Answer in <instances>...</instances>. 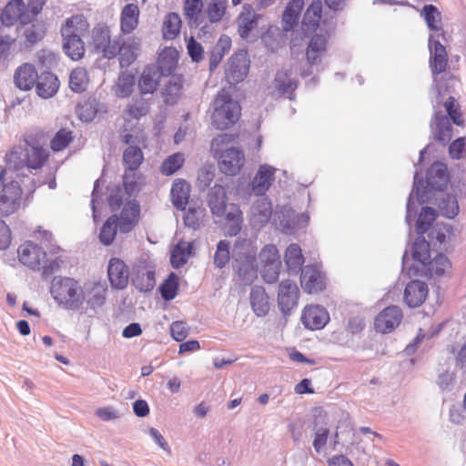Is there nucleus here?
<instances>
[{
	"label": "nucleus",
	"mask_w": 466,
	"mask_h": 466,
	"mask_svg": "<svg viewBox=\"0 0 466 466\" xmlns=\"http://www.w3.org/2000/svg\"><path fill=\"white\" fill-rule=\"evenodd\" d=\"M256 248L247 241L237 243L232 250L234 268L245 284L251 283L256 278L258 269L268 283L275 282L279 274L280 256L276 246L266 245L258 254L257 265Z\"/></svg>",
	"instance_id": "nucleus-1"
},
{
	"label": "nucleus",
	"mask_w": 466,
	"mask_h": 466,
	"mask_svg": "<svg viewBox=\"0 0 466 466\" xmlns=\"http://www.w3.org/2000/svg\"><path fill=\"white\" fill-rule=\"evenodd\" d=\"M47 152L41 147L26 144L15 147L6 156V167L0 172V181L25 177L33 169L40 168L47 158Z\"/></svg>",
	"instance_id": "nucleus-2"
},
{
	"label": "nucleus",
	"mask_w": 466,
	"mask_h": 466,
	"mask_svg": "<svg viewBox=\"0 0 466 466\" xmlns=\"http://www.w3.org/2000/svg\"><path fill=\"white\" fill-rule=\"evenodd\" d=\"M88 23L82 15H75L67 19L61 29L63 49L73 60L83 57L86 48L81 36L88 30Z\"/></svg>",
	"instance_id": "nucleus-3"
},
{
	"label": "nucleus",
	"mask_w": 466,
	"mask_h": 466,
	"mask_svg": "<svg viewBox=\"0 0 466 466\" xmlns=\"http://www.w3.org/2000/svg\"><path fill=\"white\" fill-rule=\"evenodd\" d=\"M82 286L70 278H54L50 293L57 305L66 310L78 311L81 309Z\"/></svg>",
	"instance_id": "nucleus-4"
},
{
	"label": "nucleus",
	"mask_w": 466,
	"mask_h": 466,
	"mask_svg": "<svg viewBox=\"0 0 466 466\" xmlns=\"http://www.w3.org/2000/svg\"><path fill=\"white\" fill-rule=\"evenodd\" d=\"M214 111L211 116L212 125L220 130H224L234 125L240 115V106L237 101L232 99L230 95L222 90L219 92L214 102Z\"/></svg>",
	"instance_id": "nucleus-5"
},
{
	"label": "nucleus",
	"mask_w": 466,
	"mask_h": 466,
	"mask_svg": "<svg viewBox=\"0 0 466 466\" xmlns=\"http://www.w3.org/2000/svg\"><path fill=\"white\" fill-rule=\"evenodd\" d=\"M312 431V446L317 454L326 457L329 450L334 451L339 443V434L335 432L330 436V430L328 425L326 414L319 410L309 425Z\"/></svg>",
	"instance_id": "nucleus-6"
},
{
	"label": "nucleus",
	"mask_w": 466,
	"mask_h": 466,
	"mask_svg": "<svg viewBox=\"0 0 466 466\" xmlns=\"http://www.w3.org/2000/svg\"><path fill=\"white\" fill-rule=\"evenodd\" d=\"M107 288L106 285L100 282H88L82 286L81 292V309L85 313L89 310L96 311L106 302Z\"/></svg>",
	"instance_id": "nucleus-7"
},
{
	"label": "nucleus",
	"mask_w": 466,
	"mask_h": 466,
	"mask_svg": "<svg viewBox=\"0 0 466 466\" xmlns=\"http://www.w3.org/2000/svg\"><path fill=\"white\" fill-rule=\"evenodd\" d=\"M140 177L135 171H126L123 177V187H117L109 196V205L113 210L117 209L133 194L140 188Z\"/></svg>",
	"instance_id": "nucleus-8"
},
{
	"label": "nucleus",
	"mask_w": 466,
	"mask_h": 466,
	"mask_svg": "<svg viewBox=\"0 0 466 466\" xmlns=\"http://www.w3.org/2000/svg\"><path fill=\"white\" fill-rule=\"evenodd\" d=\"M0 182L3 187L0 195V216L5 217L13 214L18 208L22 190L19 182L15 179Z\"/></svg>",
	"instance_id": "nucleus-9"
},
{
	"label": "nucleus",
	"mask_w": 466,
	"mask_h": 466,
	"mask_svg": "<svg viewBox=\"0 0 466 466\" xmlns=\"http://www.w3.org/2000/svg\"><path fill=\"white\" fill-rule=\"evenodd\" d=\"M245 161V155L241 149L236 147H226L220 153L218 168L227 176H236L244 167Z\"/></svg>",
	"instance_id": "nucleus-10"
},
{
	"label": "nucleus",
	"mask_w": 466,
	"mask_h": 466,
	"mask_svg": "<svg viewBox=\"0 0 466 466\" xmlns=\"http://www.w3.org/2000/svg\"><path fill=\"white\" fill-rule=\"evenodd\" d=\"M250 61L245 52L233 55L225 68L226 79L230 85L242 82L248 76Z\"/></svg>",
	"instance_id": "nucleus-11"
},
{
	"label": "nucleus",
	"mask_w": 466,
	"mask_h": 466,
	"mask_svg": "<svg viewBox=\"0 0 466 466\" xmlns=\"http://www.w3.org/2000/svg\"><path fill=\"white\" fill-rule=\"evenodd\" d=\"M403 313L400 307L390 306L380 311L374 319L377 332L386 334L393 331L401 323Z\"/></svg>",
	"instance_id": "nucleus-12"
},
{
	"label": "nucleus",
	"mask_w": 466,
	"mask_h": 466,
	"mask_svg": "<svg viewBox=\"0 0 466 466\" xmlns=\"http://www.w3.org/2000/svg\"><path fill=\"white\" fill-rule=\"evenodd\" d=\"M271 216L272 204L267 197L263 196L252 203L248 221L252 228L259 230L268 223Z\"/></svg>",
	"instance_id": "nucleus-13"
},
{
	"label": "nucleus",
	"mask_w": 466,
	"mask_h": 466,
	"mask_svg": "<svg viewBox=\"0 0 466 466\" xmlns=\"http://www.w3.org/2000/svg\"><path fill=\"white\" fill-rule=\"evenodd\" d=\"M184 15L191 29H199L204 34L208 32L209 25L203 12L202 0H185Z\"/></svg>",
	"instance_id": "nucleus-14"
},
{
	"label": "nucleus",
	"mask_w": 466,
	"mask_h": 466,
	"mask_svg": "<svg viewBox=\"0 0 466 466\" xmlns=\"http://www.w3.org/2000/svg\"><path fill=\"white\" fill-rule=\"evenodd\" d=\"M309 219V217L307 214L296 215L292 209L283 208L276 213L275 223L285 233H292L305 227Z\"/></svg>",
	"instance_id": "nucleus-15"
},
{
	"label": "nucleus",
	"mask_w": 466,
	"mask_h": 466,
	"mask_svg": "<svg viewBox=\"0 0 466 466\" xmlns=\"http://www.w3.org/2000/svg\"><path fill=\"white\" fill-rule=\"evenodd\" d=\"M118 42L112 41L106 27H97L93 30V46L97 53L106 58H113L117 55Z\"/></svg>",
	"instance_id": "nucleus-16"
},
{
	"label": "nucleus",
	"mask_w": 466,
	"mask_h": 466,
	"mask_svg": "<svg viewBox=\"0 0 466 466\" xmlns=\"http://www.w3.org/2000/svg\"><path fill=\"white\" fill-rule=\"evenodd\" d=\"M19 261L25 266L35 269L39 268L46 259V252L37 245L26 242L17 249Z\"/></svg>",
	"instance_id": "nucleus-17"
},
{
	"label": "nucleus",
	"mask_w": 466,
	"mask_h": 466,
	"mask_svg": "<svg viewBox=\"0 0 466 466\" xmlns=\"http://www.w3.org/2000/svg\"><path fill=\"white\" fill-rule=\"evenodd\" d=\"M2 17L6 26H11L19 21L22 25L32 22V17L25 10L23 0H10L2 12Z\"/></svg>",
	"instance_id": "nucleus-18"
},
{
	"label": "nucleus",
	"mask_w": 466,
	"mask_h": 466,
	"mask_svg": "<svg viewBox=\"0 0 466 466\" xmlns=\"http://www.w3.org/2000/svg\"><path fill=\"white\" fill-rule=\"evenodd\" d=\"M276 170L268 164L260 165L250 183L252 192L263 197L275 180Z\"/></svg>",
	"instance_id": "nucleus-19"
},
{
	"label": "nucleus",
	"mask_w": 466,
	"mask_h": 466,
	"mask_svg": "<svg viewBox=\"0 0 466 466\" xmlns=\"http://www.w3.org/2000/svg\"><path fill=\"white\" fill-rule=\"evenodd\" d=\"M329 319L327 310L319 305H309L304 308L301 320L304 326L311 330L320 329Z\"/></svg>",
	"instance_id": "nucleus-20"
},
{
	"label": "nucleus",
	"mask_w": 466,
	"mask_h": 466,
	"mask_svg": "<svg viewBox=\"0 0 466 466\" xmlns=\"http://www.w3.org/2000/svg\"><path fill=\"white\" fill-rule=\"evenodd\" d=\"M108 279L111 286L116 289L127 287L129 279V272L126 264L119 258H113L109 260L107 268Z\"/></svg>",
	"instance_id": "nucleus-21"
},
{
	"label": "nucleus",
	"mask_w": 466,
	"mask_h": 466,
	"mask_svg": "<svg viewBox=\"0 0 466 466\" xmlns=\"http://www.w3.org/2000/svg\"><path fill=\"white\" fill-rule=\"evenodd\" d=\"M299 289L290 280H284L279 284L278 302L283 313L290 311L297 304Z\"/></svg>",
	"instance_id": "nucleus-22"
},
{
	"label": "nucleus",
	"mask_w": 466,
	"mask_h": 466,
	"mask_svg": "<svg viewBox=\"0 0 466 466\" xmlns=\"http://www.w3.org/2000/svg\"><path fill=\"white\" fill-rule=\"evenodd\" d=\"M38 78V74L32 64L24 63L16 68L14 82L20 90L27 91L33 88Z\"/></svg>",
	"instance_id": "nucleus-23"
},
{
	"label": "nucleus",
	"mask_w": 466,
	"mask_h": 466,
	"mask_svg": "<svg viewBox=\"0 0 466 466\" xmlns=\"http://www.w3.org/2000/svg\"><path fill=\"white\" fill-rule=\"evenodd\" d=\"M260 15L257 14L249 5H244L238 17V29L239 35L247 39L249 34L258 26Z\"/></svg>",
	"instance_id": "nucleus-24"
},
{
	"label": "nucleus",
	"mask_w": 466,
	"mask_h": 466,
	"mask_svg": "<svg viewBox=\"0 0 466 466\" xmlns=\"http://www.w3.org/2000/svg\"><path fill=\"white\" fill-rule=\"evenodd\" d=\"M300 282L303 289L309 294L321 291L325 287L321 272L314 267H306L302 270Z\"/></svg>",
	"instance_id": "nucleus-25"
},
{
	"label": "nucleus",
	"mask_w": 466,
	"mask_h": 466,
	"mask_svg": "<svg viewBox=\"0 0 466 466\" xmlns=\"http://www.w3.org/2000/svg\"><path fill=\"white\" fill-rule=\"evenodd\" d=\"M429 46L431 50V67L433 75L444 72L448 62L446 48L438 40H434L433 35L430 36Z\"/></svg>",
	"instance_id": "nucleus-26"
},
{
	"label": "nucleus",
	"mask_w": 466,
	"mask_h": 466,
	"mask_svg": "<svg viewBox=\"0 0 466 466\" xmlns=\"http://www.w3.org/2000/svg\"><path fill=\"white\" fill-rule=\"evenodd\" d=\"M161 75L155 66L146 67L137 81V86L141 95L153 94L159 85Z\"/></svg>",
	"instance_id": "nucleus-27"
},
{
	"label": "nucleus",
	"mask_w": 466,
	"mask_h": 466,
	"mask_svg": "<svg viewBox=\"0 0 466 466\" xmlns=\"http://www.w3.org/2000/svg\"><path fill=\"white\" fill-rule=\"evenodd\" d=\"M428 295L427 285L419 280L410 282L404 290V299L410 308L419 307Z\"/></svg>",
	"instance_id": "nucleus-28"
},
{
	"label": "nucleus",
	"mask_w": 466,
	"mask_h": 466,
	"mask_svg": "<svg viewBox=\"0 0 466 466\" xmlns=\"http://www.w3.org/2000/svg\"><path fill=\"white\" fill-rule=\"evenodd\" d=\"M137 79L134 74L124 71L119 74L111 87L112 93L118 98H127L135 90Z\"/></svg>",
	"instance_id": "nucleus-29"
},
{
	"label": "nucleus",
	"mask_w": 466,
	"mask_h": 466,
	"mask_svg": "<svg viewBox=\"0 0 466 466\" xmlns=\"http://www.w3.org/2000/svg\"><path fill=\"white\" fill-rule=\"evenodd\" d=\"M35 84L37 95L45 99L52 97L59 88L57 77L49 72L42 73Z\"/></svg>",
	"instance_id": "nucleus-30"
},
{
	"label": "nucleus",
	"mask_w": 466,
	"mask_h": 466,
	"mask_svg": "<svg viewBox=\"0 0 466 466\" xmlns=\"http://www.w3.org/2000/svg\"><path fill=\"white\" fill-rule=\"evenodd\" d=\"M125 204L120 215L118 227L120 231L128 232L137 221L139 214V205L136 200H124Z\"/></svg>",
	"instance_id": "nucleus-31"
},
{
	"label": "nucleus",
	"mask_w": 466,
	"mask_h": 466,
	"mask_svg": "<svg viewBox=\"0 0 466 466\" xmlns=\"http://www.w3.org/2000/svg\"><path fill=\"white\" fill-rule=\"evenodd\" d=\"M447 182L446 166L441 162L433 163L427 173V186L432 189L441 190Z\"/></svg>",
	"instance_id": "nucleus-32"
},
{
	"label": "nucleus",
	"mask_w": 466,
	"mask_h": 466,
	"mask_svg": "<svg viewBox=\"0 0 466 466\" xmlns=\"http://www.w3.org/2000/svg\"><path fill=\"white\" fill-rule=\"evenodd\" d=\"M303 5V0H290L288 3L282 15V27L285 31H290L298 25Z\"/></svg>",
	"instance_id": "nucleus-33"
},
{
	"label": "nucleus",
	"mask_w": 466,
	"mask_h": 466,
	"mask_svg": "<svg viewBox=\"0 0 466 466\" xmlns=\"http://www.w3.org/2000/svg\"><path fill=\"white\" fill-rule=\"evenodd\" d=\"M431 127L436 140L445 143L451 139V127L446 116L436 113Z\"/></svg>",
	"instance_id": "nucleus-34"
},
{
	"label": "nucleus",
	"mask_w": 466,
	"mask_h": 466,
	"mask_svg": "<svg viewBox=\"0 0 466 466\" xmlns=\"http://www.w3.org/2000/svg\"><path fill=\"white\" fill-rule=\"evenodd\" d=\"M208 201L214 215L219 217L225 214L227 207V195L226 190L222 186L215 185L210 188Z\"/></svg>",
	"instance_id": "nucleus-35"
},
{
	"label": "nucleus",
	"mask_w": 466,
	"mask_h": 466,
	"mask_svg": "<svg viewBox=\"0 0 466 466\" xmlns=\"http://www.w3.org/2000/svg\"><path fill=\"white\" fill-rule=\"evenodd\" d=\"M132 280L136 288L140 291H150L156 285L155 270L149 266L139 267Z\"/></svg>",
	"instance_id": "nucleus-36"
},
{
	"label": "nucleus",
	"mask_w": 466,
	"mask_h": 466,
	"mask_svg": "<svg viewBox=\"0 0 466 466\" xmlns=\"http://www.w3.org/2000/svg\"><path fill=\"white\" fill-rule=\"evenodd\" d=\"M327 50V38L320 35H315L309 41L307 48V59L310 65H316L321 61Z\"/></svg>",
	"instance_id": "nucleus-37"
},
{
	"label": "nucleus",
	"mask_w": 466,
	"mask_h": 466,
	"mask_svg": "<svg viewBox=\"0 0 466 466\" xmlns=\"http://www.w3.org/2000/svg\"><path fill=\"white\" fill-rule=\"evenodd\" d=\"M140 47V42L135 38H129L118 46L117 54H119V62L122 67L129 66L137 57Z\"/></svg>",
	"instance_id": "nucleus-38"
},
{
	"label": "nucleus",
	"mask_w": 466,
	"mask_h": 466,
	"mask_svg": "<svg viewBox=\"0 0 466 466\" xmlns=\"http://www.w3.org/2000/svg\"><path fill=\"white\" fill-rule=\"evenodd\" d=\"M190 187L182 179L174 181L171 188V200L178 209H185L189 198Z\"/></svg>",
	"instance_id": "nucleus-39"
},
{
	"label": "nucleus",
	"mask_w": 466,
	"mask_h": 466,
	"mask_svg": "<svg viewBox=\"0 0 466 466\" xmlns=\"http://www.w3.org/2000/svg\"><path fill=\"white\" fill-rule=\"evenodd\" d=\"M250 303L256 315L265 316L269 310L268 297L260 286H255L250 292Z\"/></svg>",
	"instance_id": "nucleus-40"
},
{
	"label": "nucleus",
	"mask_w": 466,
	"mask_h": 466,
	"mask_svg": "<svg viewBox=\"0 0 466 466\" xmlns=\"http://www.w3.org/2000/svg\"><path fill=\"white\" fill-rule=\"evenodd\" d=\"M178 60V52L174 47H165L158 56V70L162 75H169L175 69Z\"/></svg>",
	"instance_id": "nucleus-41"
},
{
	"label": "nucleus",
	"mask_w": 466,
	"mask_h": 466,
	"mask_svg": "<svg viewBox=\"0 0 466 466\" xmlns=\"http://www.w3.org/2000/svg\"><path fill=\"white\" fill-rule=\"evenodd\" d=\"M322 5L320 0H313L303 16V27L307 31H315L321 18Z\"/></svg>",
	"instance_id": "nucleus-42"
},
{
	"label": "nucleus",
	"mask_w": 466,
	"mask_h": 466,
	"mask_svg": "<svg viewBox=\"0 0 466 466\" xmlns=\"http://www.w3.org/2000/svg\"><path fill=\"white\" fill-rule=\"evenodd\" d=\"M139 9L135 4L127 5L121 13V28L124 33L132 32L138 23Z\"/></svg>",
	"instance_id": "nucleus-43"
},
{
	"label": "nucleus",
	"mask_w": 466,
	"mask_h": 466,
	"mask_svg": "<svg viewBox=\"0 0 466 466\" xmlns=\"http://www.w3.org/2000/svg\"><path fill=\"white\" fill-rule=\"evenodd\" d=\"M412 258L423 269L427 268L431 260L430 244L422 238L415 239L412 247Z\"/></svg>",
	"instance_id": "nucleus-44"
},
{
	"label": "nucleus",
	"mask_w": 466,
	"mask_h": 466,
	"mask_svg": "<svg viewBox=\"0 0 466 466\" xmlns=\"http://www.w3.org/2000/svg\"><path fill=\"white\" fill-rule=\"evenodd\" d=\"M192 245L190 242H178L171 252L170 261L174 268L183 266L191 255Z\"/></svg>",
	"instance_id": "nucleus-45"
},
{
	"label": "nucleus",
	"mask_w": 466,
	"mask_h": 466,
	"mask_svg": "<svg viewBox=\"0 0 466 466\" xmlns=\"http://www.w3.org/2000/svg\"><path fill=\"white\" fill-rule=\"evenodd\" d=\"M290 71L288 69L278 72L273 86L279 94L289 93L297 87V83L290 77Z\"/></svg>",
	"instance_id": "nucleus-46"
},
{
	"label": "nucleus",
	"mask_w": 466,
	"mask_h": 466,
	"mask_svg": "<svg viewBox=\"0 0 466 466\" xmlns=\"http://www.w3.org/2000/svg\"><path fill=\"white\" fill-rule=\"evenodd\" d=\"M89 83V77L85 68H75L69 76V86L72 91L81 93L86 90Z\"/></svg>",
	"instance_id": "nucleus-47"
},
{
	"label": "nucleus",
	"mask_w": 466,
	"mask_h": 466,
	"mask_svg": "<svg viewBox=\"0 0 466 466\" xmlns=\"http://www.w3.org/2000/svg\"><path fill=\"white\" fill-rule=\"evenodd\" d=\"M147 113V106L144 103L131 104L123 112V118L126 121L125 131L133 128V120H137Z\"/></svg>",
	"instance_id": "nucleus-48"
},
{
	"label": "nucleus",
	"mask_w": 466,
	"mask_h": 466,
	"mask_svg": "<svg viewBox=\"0 0 466 466\" xmlns=\"http://www.w3.org/2000/svg\"><path fill=\"white\" fill-rule=\"evenodd\" d=\"M124 163L127 167V171H135L143 161V153L138 147L130 145L123 154Z\"/></svg>",
	"instance_id": "nucleus-49"
},
{
	"label": "nucleus",
	"mask_w": 466,
	"mask_h": 466,
	"mask_svg": "<svg viewBox=\"0 0 466 466\" xmlns=\"http://www.w3.org/2000/svg\"><path fill=\"white\" fill-rule=\"evenodd\" d=\"M285 262L289 269L299 270L304 263L301 248L297 244H290L285 252Z\"/></svg>",
	"instance_id": "nucleus-50"
},
{
	"label": "nucleus",
	"mask_w": 466,
	"mask_h": 466,
	"mask_svg": "<svg viewBox=\"0 0 466 466\" xmlns=\"http://www.w3.org/2000/svg\"><path fill=\"white\" fill-rule=\"evenodd\" d=\"M181 19L176 13L167 15L163 25V35L166 39L172 40L179 34Z\"/></svg>",
	"instance_id": "nucleus-51"
},
{
	"label": "nucleus",
	"mask_w": 466,
	"mask_h": 466,
	"mask_svg": "<svg viewBox=\"0 0 466 466\" xmlns=\"http://www.w3.org/2000/svg\"><path fill=\"white\" fill-rule=\"evenodd\" d=\"M227 0H211L207 7V21L210 24L219 22L225 15Z\"/></svg>",
	"instance_id": "nucleus-52"
},
{
	"label": "nucleus",
	"mask_w": 466,
	"mask_h": 466,
	"mask_svg": "<svg viewBox=\"0 0 466 466\" xmlns=\"http://www.w3.org/2000/svg\"><path fill=\"white\" fill-rule=\"evenodd\" d=\"M451 268V265L447 257L439 255L432 261L430 260L427 268L423 270L437 276H443L450 271Z\"/></svg>",
	"instance_id": "nucleus-53"
},
{
	"label": "nucleus",
	"mask_w": 466,
	"mask_h": 466,
	"mask_svg": "<svg viewBox=\"0 0 466 466\" xmlns=\"http://www.w3.org/2000/svg\"><path fill=\"white\" fill-rule=\"evenodd\" d=\"M206 210L203 207H189L184 216L186 226L191 228H198L203 221Z\"/></svg>",
	"instance_id": "nucleus-54"
},
{
	"label": "nucleus",
	"mask_w": 466,
	"mask_h": 466,
	"mask_svg": "<svg viewBox=\"0 0 466 466\" xmlns=\"http://www.w3.org/2000/svg\"><path fill=\"white\" fill-rule=\"evenodd\" d=\"M117 228V218L116 216L110 217L103 225L99 239L104 245H110L115 239Z\"/></svg>",
	"instance_id": "nucleus-55"
},
{
	"label": "nucleus",
	"mask_w": 466,
	"mask_h": 466,
	"mask_svg": "<svg viewBox=\"0 0 466 466\" xmlns=\"http://www.w3.org/2000/svg\"><path fill=\"white\" fill-rule=\"evenodd\" d=\"M185 157L181 153H176L169 156L161 166V172L166 176L176 173L184 164Z\"/></svg>",
	"instance_id": "nucleus-56"
},
{
	"label": "nucleus",
	"mask_w": 466,
	"mask_h": 466,
	"mask_svg": "<svg viewBox=\"0 0 466 466\" xmlns=\"http://www.w3.org/2000/svg\"><path fill=\"white\" fill-rule=\"evenodd\" d=\"M439 208L442 216L452 218L459 212V205L456 198L452 195L447 194L439 204Z\"/></svg>",
	"instance_id": "nucleus-57"
},
{
	"label": "nucleus",
	"mask_w": 466,
	"mask_h": 466,
	"mask_svg": "<svg viewBox=\"0 0 466 466\" xmlns=\"http://www.w3.org/2000/svg\"><path fill=\"white\" fill-rule=\"evenodd\" d=\"M436 212L431 208H423L417 222V231L419 234L425 233L431 223L435 220Z\"/></svg>",
	"instance_id": "nucleus-58"
},
{
	"label": "nucleus",
	"mask_w": 466,
	"mask_h": 466,
	"mask_svg": "<svg viewBox=\"0 0 466 466\" xmlns=\"http://www.w3.org/2000/svg\"><path fill=\"white\" fill-rule=\"evenodd\" d=\"M177 288L178 278L174 273H171L160 287L161 295L164 299H173L177 295Z\"/></svg>",
	"instance_id": "nucleus-59"
},
{
	"label": "nucleus",
	"mask_w": 466,
	"mask_h": 466,
	"mask_svg": "<svg viewBox=\"0 0 466 466\" xmlns=\"http://www.w3.org/2000/svg\"><path fill=\"white\" fill-rule=\"evenodd\" d=\"M423 15L428 26L431 30L439 31L441 29V14L432 5H425Z\"/></svg>",
	"instance_id": "nucleus-60"
},
{
	"label": "nucleus",
	"mask_w": 466,
	"mask_h": 466,
	"mask_svg": "<svg viewBox=\"0 0 466 466\" xmlns=\"http://www.w3.org/2000/svg\"><path fill=\"white\" fill-rule=\"evenodd\" d=\"M16 37L9 34L0 35V63L6 61L15 44Z\"/></svg>",
	"instance_id": "nucleus-61"
},
{
	"label": "nucleus",
	"mask_w": 466,
	"mask_h": 466,
	"mask_svg": "<svg viewBox=\"0 0 466 466\" xmlns=\"http://www.w3.org/2000/svg\"><path fill=\"white\" fill-rule=\"evenodd\" d=\"M229 259V245L221 240L218 242L214 257V263L218 268H223Z\"/></svg>",
	"instance_id": "nucleus-62"
},
{
	"label": "nucleus",
	"mask_w": 466,
	"mask_h": 466,
	"mask_svg": "<svg viewBox=\"0 0 466 466\" xmlns=\"http://www.w3.org/2000/svg\"><path fill=\"white\" fill-rule=\"evenodd\" d=\"M71 139V132L66 129H61L54 137L51 142V147L54 151H60L69 144Z\"/></svg>",
	"instance_id": "nucleus-63"
},
{
	"label": "nucleus",
	"mask_w": 466,
	"mask_h": 466,
	"mask_svg": "<svg viewBox=\"0 0 466 466\" xmlns=\"http://www.w3.org/2000/svg\"><path fill=\"white\" fill-rule=\"evenodd\" d=\"M95 413L103 421H113L121 418L119 410L113 406L99 407Z\"/></svg>",
	"instance_id": "nucleus-64"
}]
</instances>
